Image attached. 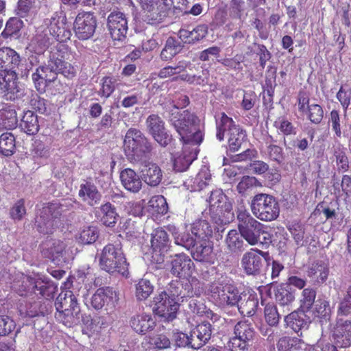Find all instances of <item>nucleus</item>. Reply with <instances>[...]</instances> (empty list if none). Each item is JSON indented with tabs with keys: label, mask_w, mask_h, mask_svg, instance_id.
<instances>
[{
	"label": "nucleus",
	"mask_w": 351,
	"mask_h": 351,
	"mask_svg": "<svg viewBox=\"0 0 351 351\" xmlns=\"http://www.w3.org/2000/svg\"><path fill=\"white\" fill-rule=\"evenodd\" d=\"M189 104V97L180 95L178 98H166L164 108L168 113L167 120L184 143L197 144L203 141L202 125L199 119L189 110H179Z\"/></svg>",
	"instance_id": "obj_1"
},
{
	"label": "nucleus",
	"mask_w": 351,
	"mask_h": 351,
	"mask_svg": "<svg viewBox=\"0 0 351 351\" xmlns=\"http://www.w3.org/2000/svg\"><path fill=\"white\" fill-rule=\"evenodd\" d=\"M238 228L241 236L250 245L275 243L271 229L258 221L247 210H239L237 213Z\"/></svg>",
	"instance_id": "obj_2"
},
{
	"label": "nucleus",
	"mask_w": 351,
	"mask_h": 351,
	"mask_svg": "<svg viewBox=\"0 0 351 351\" xmlns=\"http://www.w3.org/2000/svg\"><path fill=\"white\" fill-rule=\"evenodd\" d=\"M56 319L67 327L80 323L81 314L76 298L71 291H62L56 301Z\"/></svg>",
	"instance_id": "obj_3"
},
{
	"label": "nucleus",
	"mask_w": 351,
	"mask_h": 351,
	"mask_svg": "<svg viewBox=\"0 0 351 351\" xmlns=\"http://www.w3.org/2000/svg\"><path fill=\"white\" fill-rule=\"evenodd\" d=\"M99 265L108 273L118 272L123 276L128 274V264L119 245L108 244L101 254Z\"/></svg>",
	"instance_id": "obj_4"
},
{
	"label": "nucleus",
	"mask_w": 351,
	"mask_h": 351,
	"mask_svg": "<svg viewBox=\"0 0 351 351\" xmlns=\"http://www.w3.org/2000/svg\"><path fill=\"white\" fill-rule=\"evenodd\" d=\"M152 149L151 144L138 130L130 128L125 134L123 151L130 160H139Z\"/></svg>",
	"instance_id": "obj_5"
},
{
	"label": "nucleus",
	"mask_w": 351,
	"mask_h": 351,
	"mask_svg": "<svg viewBox=\"0 0 351 351\" xmlns=\"http://www.w3.org/2000/svg\"><path fill=\"white\" fill-rule=\"evenodd\" d=\"M217 138L223 141L226 133L230 149L238 151L246 136L245 131L223 112L221 113L220 121L217 122Z\"/></svg>",
	"instance_id": "obj_6"
},
{
	"label": "nucleus",
	"mask_w": 351,
	"mask_h": 351,
	"mask_svg": "<svg viewBox=\"0 0 351 351\" xmlns=\"http://www.w3.org/2000/svg\"><path fill=\"white\" fill-rule=\"evenodd\" d=\"M251 210L258 219L264 221L275 220L280 213V208L275 198L269 195L260 193L252 200Z\"/></svg>",
	"instance_id": "obj_7"
},
{
	"label": "nucleus",
	"mask_w": 351,
	"mask_h": 351,
	"mask_svg": "<svg viewBox=\"0 0 351 351\" xmlns=\"http://www.w3.org/2000/svg\"><path fill=\"white\" fill-rule=\"evenodd\" d=\"M204 291L203 283L195 277L189 278L185 282H171L168 288V293L174 302H178V306L188 298L199 297Z\"/></svg>",
	"instance_id": "obj_8"
},
{
	"label": "nucleus",
	"mask_w": 351,
	"mask_h": 351,
	"mask_svg": "<svg viewBox=\"0 0 351 351\" xmlns=\"http://www.w3.org/2000/svg\"><path fill=\"white\" fill-rule=\"evenodd\" d=\"M208 202L209 214L215 223L223 224L229 222V215H232V205L227 201L226 196L221 189L212 191Z\"/></svg>",
	"instance_id": "obj_9"
},
{
	"label": "nucleus",
	"mask_w": 351,
	"mask_h": 351,
	"mask_svg": "<svg viewBox=\"0 0 351 351\" xmlns=\"http://www.w3.org/2000/svg\"><path fill=\"white\" fill-rule=\"evenodd\" d=\"M209 293L211 298L221 306H234L241 300L238 289L225 279L212 283Z\"/></svg>",
	"instance_id": "obj_10"
},
{
	"label": "nucleus",
	"mask_w": 351,
	"mask_h": 351,
	"mask_svg": "<svg viewBox=\"0 0 351 351\" xmlns=\"http://www.w3.org/2000/svg\"><path fill=\"white\" fill-rule=\"evenodd\" d=\"M58 64L60 62L56 60L55 52L52 53L47 64L37 68L32 74V80L38 91L44 90L48 83L53 82L57 78Z\"/></svg>",
	"instance_id": "obj_11"
},
{
	"label": "nucleus",
	"mask_w": 351,
	"mask_h": 351,
	"mask_svg": "<svg viewBox=\"0 0 351 351\" xmlns=\"http://www.w3.org/2000/svg\"><path fill=\"white\" fill-rule=\"evenodd\" d=\"M153 311L168 321L173 319L178 311V302H174L169 293L163 291L156 294L152 302Z\"/></svg>",
	"instance_id": "obj_12"
},
{
	"label": "nucleus",
	"mask_w": 351,
	"mask_h": 351,
	"mask_svg": "<svg viewBox=\"0 0 351 351\" xmlns=\"http://www.w3.org/2000/svg\"><path fill=\"white\" fill-rule=\"evenodd\" d=\"M62 211H63L62 205L59 206L56 203H51L44 206L40 215L36 218L38 230L44 234L51 233L57 226L56 219Z\"/></svg>",
	"instance_id": "obj_13"
},
{
	"label": "nucleus",
	"mask_w": 351,
	"mask_h": 351,
	"mask_svg": "<svg viewBox=\"0 0 351 351\" xmlns=\"http://www.w3.org/2000/svg\"><path fill=\"white\" fill-rule=\"evenodd\" d=\"M97 26V20L90 12L78 13L73 23V28L76 36L81 40L90 38Z\"/></svg>",
	"instance_id": "obj_14"
},
{
	"label": "nucleus",
	"mask_w": 351,
	"mask_h": 351,
	"mask_svg": "<svg viewBox=\"0 0 351 351\" xmlns=\"http://www.w3.org/2000/svg\"><path fill=\"white\" fill-rule=\"evenodd\" d=\"M183 143V151L181 154H177L173 156V167L176 171H186L191 162L196 158L198 153V146L202 143L197 144L191 143Z\"/></svg>",
	"instance_id": "obj_15"
},
{
	"label": "nucleus",
	"mask_w": 351,
	"mask_h": 351,
	"mask_svg": "<svg viewBox=\"0 0 351 351\" xmlns=\"http://www.w3.org/2000/svg\"><path fill=\"white\" fill-rule=\"evenodd\" d=\"M107 27L113 40H122L128 32V19L123 13L113 12L108 16Z\"/></svg>",
	"instance_id": "obj_16"
},
{
	"label": "nucleus",
	"mask_w": 351,
	"mask_h": 351,
	"mask_svg": "<svg viewBox=\"0 0 351 351\" xmlns=\"http://www.w3.org/2000/svg\"><path fill=\"white\" fill-rule=\"evenodd\" d=\"M119 300V291L110 287H101L92 295L90 304L95 309L99 310L105 305L114 306Z\"/></svg>",
	"instance_id": "obj_17"
},
{
	"label": "nucleus",
	"mask_w": 351,
	"mask_h": 351,
	"mask_svg": "<svg viewBox=\"0 0 351 351\" xmlns=\"http://www.w3.org/2000/svg\"><path fill=\"white\" fill-rule=\"evenodd\" d=\"M47 27L44 29L59 42H65L71 36L69 26L66 23V16L52 17L49 23H46Z\"/></svg>",
	"instance_id": "obj_18"
},
{
	"label": "nucleus",
	"mask_w": 351,
	"mask_h": 351,
	"mask_svg": "<svg viewBox=\"0 0 351 351\" xmlns=\"http://www.w3.org/2000/svg\"><path fill=\"white\" fill-rule=\"evenodd\" d=\"M171 274L180 278H192L195 265L191 259L185 254H176L171 260Z\"/></svg>",
	"instance_id": "obj_19"
},
{
	"label": "nucleus",
	"mask_w": 351,
	"mask_h": 351,
	"mask_svg": "<svg viewBox=\"0 0 351 351\" xmlns=\"http://www.w3.org/2000/svg\"><path fill=\"white\" fill-rule=\"evenodd\" d=\"M147 125L154 138L161 146L165 147L170 143L171 136L166 132L165 123L160 117L156 114L149 115L147 119Z\"/></svg>",
	"instance_id": "obj_20"
},
{
	"label": "nucleus",
	"mask_w": 351,
	"mask_h": 351,
	"mask_svg": "<svg viewBox=\"0 0 351 351\" xmlns=\"http://www.w3.org/2000/svg\"><path fill=\"white\" fill-rule=\"evenodd\" d=\"M265 256H267V253L252 249L243 254L241 260L242 267L249 275L259 274L263 266V257Z\"/></svg>",
	"instance_id": "obj_21"
},
{
	"label": "nucleus",
	"mask_w": 351,
	"mask_h": 351,
	"mask_svg": "<svg viewBox=\"0 0 351 351\" xmlns=\"http://www.w3.org/2000/svg\"><path fill=\"white\" fill-rule=\"evenodd\" d=\"M67 243L59 239H47L40 245L41 253L46 258L56 261L66 254Z\"/></svg>",
	"instance_id": "obj_22"
},
{
	"label": "nucleus",
	"mask_w": 351,
	"mask_h": 351,
	"mask_svg": "<svg viewBox=\"0 0 351 351\" xmlns=\"http://www.w3.org/2000/svg\"><path fill=\"white\" fill-rule=\"evenodd\" d=\"M337 315L338 319L332 330V337L335 343L341 347H348L351 345V322L344 320Z\"/></svg>",
	"instance_id": "obj_23"
},
{
	"label": "nucleus",
	"mask_w": 351,
	"mask_h": 351,
	"mask_svg": "<svg viewBox=\"0 0 351 351\" xmlns=\"http://www.w3.org/2000/svg\"><path fill=\"white\" fill-rule=\"evenodd\" d=\"M0 90L9 99H14L15 95L19 92L17 75L14 71H3L0 73Z\"/></svg>",
	"instance_id": "obj_24"
},
{
	"label": "nucleus",
	"mask_w": 351,
	"mask_h": 351,
	"mask_svg": "<svg viewBox=\"0 0 351 351\" xmlns=\"http://www.w3.org/2000/svg\"><path fill=\"white\" fill-rule=\"evenodd\" d=\"M49 44L48 33L45 32L44 27L41 26L37 28L36 34L32 38L27 49L36 55H42L47 49Z\"/></svg>",
	"instance_id": "obj_25"
},
{
	"label": "nucleus",
	"mask_w": 351,
	"mask_h": 351,
	"mask_svg": "<svg viewBox=\"0 0 351 351\" xmlns=\"http://www.w3.org/2000/svg\"><path fill=\"white\" fill-rule=\"evenodd\" d=\"M55 53L56 60L60 62V64H58V73L62 74L68 79L74 77L77 73L76 68L71 64L65 62V60H69L70 55H71L67 50V48L62 46L57 52H55Z\"/></svg>",
	"instance_id": "obj_26"
},
{
	"label": "nucleus",
	"mask_w": 351,
	"mask_h": 351,
	"mask_svg": "<svg viewBox=\"0 0 351 351\" xmlns=\"http://www.w3.org/2000/svg\"><path fill=\"white\" fill-rule=\"evenodd\" d=\"M94 214L95 217L106 226H113L119 217L115 208L109 202L95 208Z\"/></svg>",
	"instance_id": "obj_27"
},
{
	"label": "nucleus",
	"mask_w": 351,
	"mask_h": 351,
	"mask_svg": "<svg viewBox=\"0 0 351 351\" xmlns=\"http://www.w3.org/2000/svg\"><path fill=\"white\" fill-rule=\"evenodd\" d=\"M192 257L197 261L209 262L213 254V245L209 239L196 241L190 249Z\"/></svg>",
	"instance_id": "obj_28"
},
{
	"label": "nucleus",
	"mask_w": 351,
	"mask_h": 351,
	"mask_svg": "<svg viewBox=\"0 0 351 351\" xmlns=\"http://www.w3.org/2000/svg\"><path fill=\"white\" fill-rule=\"evenodd\" d=\"M169 239L167 232L162 228H157L152 233L151 248L156 256H162L168 250Z\"/></svg>",
	"instance_id": "obj_29"
},
{
	"label": "nucleus",
	"mask_w": 351,
	"mask_h": 351,
	"mask_svg": "<svg viewBox=\"0 0 351 351\" xmlns=\"http://www.w3.org/2000/svg\"><path fill=\"white\" fill-rule=\"evenodd\" d=\"M120 179L123 187L128 191L138 193L143 185L140 176L132 169H125L121 172Z\"/></svg>",
	"instance_id": "obj_30"
},
{
	"label": "nucleus",
	"mask_w": 351,
	"mask_h": 351,
	"mask_svg": "<svg viewBox=\"0 0 351 351\" xmlns=\"http://www.w3.org/2000/svg\"><path fill=\"white\" fill-rule=\"evenodd\" d=\"M78 195L84 202L91 206L97 204L101 198L97 186L89 182L81 184Z\"/></svg>",
	"instance_id": "obj_31"
},
{
	"label": "nucleus",
	"mask_w": 351,
	"mask_h": 351,
	"mask_svg": "<svg viewBox=\"0 0 351 351\" xmlns=\"http://www.w3.org/2000/svg\"><path fill=\"white\" fill-rule=\"evenodd\" d=\"M155 323L152 316L147 313L136 315L130 320L131 327L139 334H145L149 330H153Z\"/></svg>",
	"instance_id": "obj_32"
},
{
	"label": "nucleus",
	"mask_w": 351,
	"mask_h": 351,
	"mask_svg": "<svg viewBox=\"0 0 351 351\" xmlns=\"http://www.w3.org/2000/svg\"><path fill=\"white\" fill-rule=\"evenodd\" d=\"M285 322L295 332L308 328L309 321L304 310L294 311L285 316Z\"/></svg>",
	"instance_id": "obj_33"
},
{
	"label": "nucleus",
	"mask_w": 351,
	"mask_h": 351,
	"mask_svg": "<svg viewBox=\"0 0 351 351\" xmlns=\"http://www.w3.org/2000/svg\"><path fill=\"white\" fill-rule=\"evenodd\" d=\"M191 334L192 338L191 339L195 342V349H198L206 344L210 339L212 335L211 324L203 322L191 331Z\"/></svg>",
	"instance_id": "obj_34"
},
{
	"label": "nucleus",
	"mask_w": 351,
	"mask_h": 351,
	"mask_svg": "<svg viewBox=\"0 0 351 351\" xmlns=\"http://www.w3.org/2000/svg\"><path fill=\"white\" fill-rule=\"evenodd\" d=\"M142 178L150 186L158 185L162 178V171L156 163H145L141 169Z\"/></svg>",
	"instance_id": "obj_35"
},
{
	"label": "nucleus",
	"mask_w": 351,
	"mask_h": 351,
	"mask_svg": "<svg viewBox=\"0 0 351 351\" xmlns=\"http://www.w3.org/2000/svg\"><path fill=\"white\" fill-rule=\"evenodd\" d=\"M17 124V114L14 106H5L0 110V130H12Z\"/></svg>",
	"instance_id": "obj_36"
},
{
	"label": "nucleus",
	"mask_w": 351,
	"mask_h": 351,
	"mask_svg": "<svg viewBox=\"0 0 351 351\" xmlns=\"http://www.w3.org/2000/svg\"><path fill=\"white\" fill-rule=\"evenodd\" d=\"M208 34L206 25H199L193 29H181L178 35L180 38L186 43H191L204 38Z\"/></svg>",
	"instance_id": "obj_37"
},
{
	"label": "nucleus",
	"mask_w": 351,
	"mask_h": 351,
	"mask_svg": "<svg viewBox=\"0 0 351 351\" xmlns=\"http://www.w3.org/2000/svg\"><path fill=\"white\" fill-rule=\"evenodd\" d=\"M210 180V173L206 167H202L195 178L187 180L184 184L191 191L203 189Z\"/></svg>",
	"instance_id": "obj_38"
},
{
	"label": "nucleus",
	"mask_w": 351,
	"mask_h": 351,
	"mask_svg": "<svg viewBox=\"0 0 351 351\" xmlns=\"http://www.w3.org/2000/svg\"><path fill=\"white\" fill-rule=\"evenodd\" d=\"M191 234L197 241L209 239L213 234V226L206 220H198L191 226Z\"/></svg>",
	"instance_id": "obj_39"
},
{
	"label": "nucleus",
	"mask_w": 351,
	"mask_h": 351,
	"mask_svg": "<svg viewBox=\"0 0 351 351\" xmlns=\"http://www.w3.org/2000/svg\"><path fill=\"white\" fill-rule=\"evenodd\" d=\"M186 0H158L156 2V11L154 17L160 19L164 18L167 12L171 8L182 9V6L185 5Z\"/></svg>",
	"instance_id": "obj_40"
},
{
	"label": "nucleus",
	"mask_w": 351,
	"mask_h": 351,
	"mask_svg": "<svg viewBox=\"0 0 351 351\" xmlns=\"http://www.w3.org/2000/svg\"><path fill=\"white\" fill-rule=\"evenodd\" d=\"M329 268L323 262L313 263L308 271V276L315 282L323 283L328 278Z\"/></svg>",
	"instance_id": "obj_41"
},
{
	"label": "nucleus",
	"mask_w": 351,
	"mask_h": 351,
	"mask_svg": "<svg viewBox=\"0 0 351 351\" xmlns=\"http://www.w3.org/2000/svg\"><path fill=\"white\" fill-rule=\"evenodd\" d=\"M275 297L278 304L284 308V312H289L291 310L295 300L293 292L286 288L280 287L277 289Z\"/></svg>",
	"instance_id": "obj_42"
},
{
	"label": "nucleus",
	"mask_w": 351,
	"mask_h": 351,
	"mask_svg": "<svg viewBox=\"0 0 351 351\" xmlns=\"http://www.w3.org/2000/svg\"><path fill=\"white\" fill-rule=\"evenodd\" d=\"M22 130L29 135L36 134L39 130L38 117L32 111L25 112L20 124Z\"/></svg>",
	"instance_id": "obj_43"
},
{
	"label": "nucleus",
	"mask_w": 351,
	"mask_h": 351,
	"mask_svg": "<svg viewBox=\"0 0 351 351\" xmlns=\"http://www.w3.org/2000/svg\"><path fill=\"white\" fill-rule=\"evenodd\" d=\"M304 342L297 337H282L277 342L278 351H296L302 349Z\"/></svg>",
	"instance_id": "obj_44"
},
{
	"label": "nucleus",
	"mask_w": 351,
	"mask_h": 351,
	"mask_svg": "<svg viewBox=\"0 0 351 351\" xmlns=\"http://www.w3.org/2000/svg\"><path fill=\"white\" fill-rule=\"evenodd\" d=\"M169 230L172 234L175 243L178 245H182L187 250H190L197 241L195 237L190 236L188 232H180L174 226H169Z\"/></svg>",
	"instance_id": "obj_45"
},
{
	"label": "nucleus",
	"mask_w": 351,
	"mask_h": 351,
	"mask_svg": "<svg viewBox=\"0 0 351 351\" xmlns=\"http://www.w3.org/2000/svg\"><path fill=\"white\" fill-rule=\"evenodd\" d=\"M147 210L152 215L165 214L168 210L166 199L162 195L152 197L147 203Z\"/></svg>",
	"instance_id": "obj_46"
},
{
	"label": "nucleus",
	"mask_w": 351,
	"mask_h": 351,
	"mask_svg": "<svg viewBox=\"0 0 351 351\" xmlns=\"http://www.w3.org/2000/svg\"><path fill=\"white\" fill-rule=\"evenodd\" d=\"M99 236L97 228L95 226H87L81 229L76 235L79 243L89 245L96 241Z\"/></svg>",
	"instance_id": "obj_47"
},
{
	"label": "nucleus",
	"mask_w": 351,
	"mask_h": 351,
	"mask_svg": "<svg viewBox=\"0 0 351 351\" xmlns=\"http://www.w3.org/2000/svg\"><path fill=\"white\" fill-rule=\"evenodd\" d=\"M240 232L236 230H231L226 237V244L228 250L231 252H239L243 250V241Z\"/></svg>",
	"instance_id": "obj_48"
},
{
	"label": "nucleus",
	"mask_w": 351,
	"mask_h": 351,
	"mask_svg": "<svg viewBox=\"0 0 351 351\" xmlns=\"http://www.w3.org/2000/svg\"><path fill=\"white\" fill-rule=\"evenodd\" d=\"M145 343H147L148 348L152 350L166 349L171 345L169 339L162 334L154 335L147 337Z\"/></svg>",
	"instance_id": "obj_49"
},
{
	"label": "nucleus",
	"mask_w": 351,
	"mask_h": 351,
	"mask_svg": "<svg viewBox=\"0 0 351 351\" xmlns=\"http://www.w3.org/2000/svg\"><path fill=\"white\" fill-rule=\"evenodd\" d=\"M181 50V45L174 38L169 37L165 43L164 49L160 53V57L163 60H169L178 54Z\"/></svg>",
	"instance_id": "obj_50"
},
{
	"label": "nucleus",
	"mask_w": 351,
	"mask_h": 351,
	"mask_svg": "<svg viewBox=\"0 0 351 351\" xmlns=\"http://www.w3.org/2000/svg\"><path fill=\"white\" fill-rule=\"evenodd\" d=\"M15 138L10 132L0 136V153L4 156H11L15 150Z\"/></svg>",
	"instance_id": "obj_51"
},
{
	"label": "nucleus",
	"mask_w": 351,
	"mask_h": 351,
	"mask_svg": "<svg viewBox=\"0 0 351 351\" xmlns=\"http://www.w3.org/2000/svg\"><path fill=\"white\" fill-rule=\"evenodd\" d=\"M234 336L250 341L254 335L253 328L246 322L237 323L234 329Z\"/></svg>",
	"instance_id": "obj_52"
},
{
	"label": "nucleus",
	"mask_w": 351,
	"mask_h": 351,
	"mask_svg": "<svg viewBox=\"0 0 351 351\" xmlns=\"http://www.w3.org/2000/svg\"><path fill=\"white\" fill-rule=\"evenodd\" d=\"M258 306L257 299L252 295H250L245 300L240 302L238 304L239 310L241 314L245 316H252L255 313Z\"/></svg>",
	"instance_id": "obj_53"
},
{
	"label": "nucleus",
	"mask_w": 351,
	"mask_h": 351,
	"mask_svg": "<svg viewBox=\"0 0 351 351\" xmlns=\"http://www.w3.org/2000/svg\"><path fill=\"white\" fill-rule=\"evenodd\" d=\"M154 287L147 279H141L136 285V297L138 300L147 299L153 292Z\"/></svg>",
	"instance_id": "obj_54"
},
{
	"label": "nucleus",
	"mask_w": 351,
	"mask_h": 351,
	"mask_svg": "<svg viewBox=\"0 0 351 351\" xmlns=\"http://www.w3.org/2000/svg\"><path fill=\"white\" fill-rule=\"evenodd\" d=\"M313 314L315 317L320 319L321 322L326 321L330 315L329 303L326 300H318L315 305Z\"/></svg>",
	"instance_id": "obj_55"
},
{
	"label": "nucleus",
	"mask_w": 351,
	"mask_h": 351,
	"mask_svg": "<svg viewBox=\"0 0 351 351\" xmlns=\"http://www.w3.org/2000/svg\"><path fill=\"white\" fill-rule=\"evenodd\" d=\"M117 86H118V84L114 77H103L101 81V88L99 91V95L101 97L108 98L114 92Z\"/></svg>",
	"instance_id": "obj_56"
},
{
	"label": "nucleus",
	"mask_w": 351,
	"mask_h": 351,
	"mask_svg": "<svg viewBox=\"0 0 351 351\" xmlns=\"http://www.w3.org/2000/svg\"><path fill=\"white\" fill-rule=\"evenodd\" d=\"M189 308L193 314L202 315L204 313H206L207 317H210L214 321L218 319V315L214 314L212 311H205V306L195 298H191L189 303Z\"/></svg>",
	"instance_id": "obj_57"
},
{
	"label": "nucleus",
	"mask_w": 351,
	"mask_h": 351,
	"mask_svg": "<svg viewBox=\"0 0 351 351\" xmlns=\"http://www.w3.org/2000/svg\"><path fill=\"white\" fill-rule=\"evenodd\" d=\"M315 297L316 291L315 289L312 288L304 289L300 300V308L304 311H308L315 302Z\"/></svg>",
	"instance_id": "obj_58"
},
{
	"label": "nucleus",
	"mask_w": 351,
	"mask_h": 351,
	"mask_svg": "<svg viewBox=\"0 0 351 351\" xmlns=\"http://www.w3.org/2000/svg\"><path fill=\"white\" fill-rule=\"evenodd\" d=\"M189 63L186 61H180L176 66H167L161 69L158 76L160 78H166L174 74L180 73L188 67Z\"/></svg>",
	"instance_id": "obj_59"
},
{
	"label": "nucleus",
	"mask_w": 351,
	"mask_h": 351,
	"mask_svg": "<svg viewBox=\"0 0 351 351\" xmlns=\"http://www.w3.org/2000/svg\"><path fill=\"white\" fill-rule=\"evenodd\" d=\"M306 114L312 123L318 124L323 119L324 110L322 106L318 104H311L308 106V110Z\"/></svg>",
	"instance_id": "obj_60"
},
{
	"label": "nucleus",
	"mask_w": 351,
	"mask_h": 351,
	"mask_svg": "<svg viewBox=\"0 0 351 351\" xmlns=\"http://www.w3.org/2000/svg\"><path fill=\"white\" fill-rule=\"evenodd\" d=\"M261 185L256 178L245 176L239 182L237 190L239 193L244 194L247 190Z\"/></svg>",
	"instance_id": "obj_61"
},
{
	"label": "nucleus",
	"mask_w": 351,
	"mask_h": 351,
	"mask_svg": "<svg viewBox=\"0 0 351 351\" xmlns=\"http://www.w3.org/2000/svg\"><path fill=\"white\" fill-rule=\"evenodd\" d=\"M265 317L270 326H276L279 322V314L276 307L273 304H267L265 308Z\"/></svg>",
	"instance_id": "obj_62"
},
{
	"label": "nucleus",
	"mask_w": 351,
	"mask_h": 351,
	"mask_svg": "<svg viewBox=\"0 0 351 351\" xmlns=\"http://www.w3.org/2000/svg\"><path fill=\"white\" fill-rule=\"evenodd\" d=\"M249 342L247 340L234 336L230 339L228 346L231 351H247Z\"/></svg>",
	"instance_id": "obj_63"
},
{
	"label": "nucleus",
	"mask_w": 351,
	"mask_h": 351,
	"mask_svg": "<svg viewBox=\"0 0 351 351\" xmlns=\"http://www.w3.org/2000/svg\"><path fill=\"white\" fill-rule=\"evenodd\" d=\"M338 310L339 316L340 315H348L351 313V285L348 289L347 294L341 302Z\"/></svg>",
	"instance_id": "obj_64"
}]
</instances>
